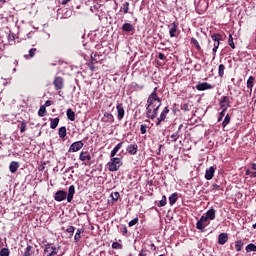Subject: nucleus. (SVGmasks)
<instances>
[{
  "instance_id": "nucleus-1",
  "label": "nucleus",
  "mask_w": 256,
  "mask_h": 256,
  "mask_svg": "<svg viewBox=\"0 0 256 256\" xmlns=\"http://www.w3.org/2000/svg\"><path fill=\"white\" fill-rule=\"evenodd\" d=\"M161 107V98L157 96V87L154 88L153 92L147 99L146 117L147 119H157L159 108Z\"/></svg>"
},
{
  "instance_id": "nucleus-2",
  "label": "nucleus",
  "mask_w": 256,
  "mask_h": 256,
  "mask_svg": "<svg viewBox=\"0 0 256 256\" xmlns=\"http://www.w3.org/2000/svg\"><path fill=\"white\" fill-rule=\"evenodd\" d=\"M121 165H123L121 158H111L107 163L108 170L112 172L119 171Z\"/></svg>"
},
{
  "instance_id": "nucleus-3",
  "label": "nucleus",
  "mask_w": 256,
  "mask_h": 256,
  "mask_svg": "<svg viewBox=\"0 0 256 256\" xmlns=\"http://www.w3.org/2000/svg\"><path fill=\"white\" fill-rule=\"evenodd\" d=\"M79 159L82 161V163H85V165H93V157L91 156V152L89 151H81Z\"/></svg>"
},
{
  "instance_id": "nucleus-4",
  "label": "nucleus",
  "mask_w": 256,
  "mask_h": 256,
  "mask_svg": "<svg viewBox=\"0 0 256 256\" xmlns=\"http://www.w3.org/2000/svg\"><path fill=\"white\" fill-rule=\"evenodd\" d=\"M223 36L221 34H213L212 35V41H214V46H213V49H212V53H213V59H215V57L217 56V49H219V45H220V41H221V38Z\"/></svg>"
},
{
  "instance_id": "nucleus-5",
  "label": "nucleus",
  "mask_w": 256,
  "mask_h": 256,
  "mask_svg": "<svg viewBox=\"0 0 256 256\" xmlns=\"http://www.w3.org/2000/svg\"><path fill=\"white\" fill-rule=\"evenodd\" d=\"M44 255H46V256L59 255V248H55V246H53V244H47L44 249Z\"/></svg>"
},
{
  "instance_id": "nucleus-6",
  "label": "nucleus",
  "mask_w": 256,
  "mask_h": 256,
  "mask_svg": "<svg viewBox=\"0 0 256 256\" xmlns=\"http://www.w3.org/2000/svg\"><path fill=\"white\" fill-rule=\"evenodd\" d=\"M207 225H209V220L205 218V215H203L196 223V229L199 231H205V227H207Z\"/></svg>"
},
{
  "instance_id": "nucleus-7",
  "label": "nucleus",
  "mask_w": 256,
  "mask_h": 256,
  "mask_svg": "<svg viewBox=\"0 0 256 256\" xmlns=\"http://www.w3.org/2000/svg\"><path fill=\"white\" fill-rule=\"evenodd\" d=\"M83 143L81 141H77L71 144L69 148V153H77V151H81L83 149Z\"/></svg>"
},
{
  "instance_id": "nucleus-8",
  "label": "nucleus",
  "mask_w": 256,
  "mask_h": 256,
  "mask_svg": "<svg viewBox=\"0 0 256 256\" xmlns=\"http://www.w3.org/2000/svg\"><path fill=\"white\" fill-rule=\"evenodd\" d=\"M215 171H217V167H215V166H211L208 169H206L205 179L207 181H211V179H213V177H215Z\"/></svg>"
},
{
  "instance_id": "nucleus-9",
  "label": "nucleus",
  "mask_w": 256,
  "mask_h": 256,
  "mask_svg": "<svg viewBox=\"0 0 256 256\" xmlns=\"http://www.w3.org/2000/svg\"><path fill=\"white\" fill-rule=\"evenodd\" d=\"M117 109V119L118 121H122L123 117H125V108H123V105L121 103H118L116 106Z\"/></svg>"
},
{
  "instance_id": "nucleus-10",
  "label": "nucleus",
  "mask_w": 256,
  "mask_h": 256,
  "mask_svg": "<svg viewBox=\"0 0 256 256\" xmlns=\"http://www.w3.org/2000/svg\"><path fill=\"white\" fill-rule=\"evenodd\" d=\"M169 113V108L165 107L163 111L161 112L160 116L157 118L156 125H161L162 121H165L167 119V114Z\"/></svg>"
},
{
  "instance_id": "nucleus-11",
  "label": "nucleus",
  "mask_w": 256,
  "mask_h": 256,
  "mask_svg": "<svg viewBox=\"0 0 256 256\" xmlns=\"http://www.w3.org/2000/svg\"><path fill=\"white\" fill-rule=\"evenodd\" d=\"M230 101H229V96H224L220 99V107L221 109H224V111H227V109H229L230 105H229Z\"/></svg>"
},
{
  "instance_id": "nucleus-12",
  "label": "nucleus",
  "mask_w": 256,
  "mask_h": 256,
  "mask_svg": "<svg viewBox=\"0 0 256 256\" xmlns=\"http://www.w3.org/2000/svg\"><path fill=\"white\" fill-rule=\"evenodd\" d=\"M139 150V146L137 144H129L126 148L127 153L129 155H137V151Z\"/></svg>"
},
{
  "instance_id": "nucleus-13",
  "label": "nucleus",
  "mask_w": 256,
  "mask_h": 256,
  "mask_svg": "<svg viewBox=\"0 0 256 256\" xmlns=\"http://www.w3.org/2000/svg\"><path fill=\"white\" fill-rule=\"evenodd\" d=\"M216 211L214 208L209 209L206 214L204 215V218L207 219L208 221H213L215 220V215H216Z\"/></svg>"
},
{
  "instance_id": "nucleus-14",
  "label": "nucleus",
  "mask_w": 256,
  "mask_h": 256,
  "mask_svg": "<svg viewBox=\"0 0 256 256\" xmlns=\"http://www.w3.org/2000/svg\"><path fill=\"white\" fill-rule=\"evenodd\" d=\"M102 121L104 123H114L115 117L113 116V114L105 112L104 116L102 117Z\"/></svg>"
},
{
  "instance_id": "nucleus-15",
  "label": "nucleus",
  "mask_w": 256,
  "mask_h": 256,
  "mask_svg": "<svg viewBox=\"0 0 256 256\" xmlns=\"http://www.w3.org/2000/svg\"><path fill=\"white\" fill-rule=\"evenodd\" d=\"M198 91H206V89H213V86L207 82L200 83L196 86Z\"/></svg>"
},
{
  "instance_id": "nucleus-16",
  "label": "nucleus",
  "mask_w": 256,
  "mask_h": 256,
  "mask_svg": "<svg viewBox=\"0 0 256 256\" xmlns=\"http://www.w3.org/2000/svg\"><path fill=\"white\" fill-rule=\"evenodd\" d=\"M227 241H229V236L227 235V233L219 234V236H218L219 245H225V243H227Z\"/></svg>"
},
{
  "instance_id": "nucleus-17",
  "label": "nucleus",
  "mask_w": 256,
  "mask_h": 256,
  "mask_svg": "<svg viewBox=\"0 0 256 256\" xmlns=\"http://www.w3.org/2000/svg\"><path fill=\"white\" fill-rule=\"evenodd\" d=\"M246 85H247V89L250 90V95H251V93H253V86L255 85V77L249 76Z\"/></svg>"
},
{
  "instance_id": "nucleus-18",
  "label": "nucleus",
  "mask_w": 256,
  "mask_h": 256,
  "mask_svg": "<svg viewBox=\"0 0 256 256\" xmlns=\"http://www.w3.org/2000/svg\"><path fill=\"white\" fill-rule=\"evenodd\" d=\"M121 147H123V142L118 143L116 147L111 151V154H110L111 159H117L115 155L119 153V150L121 149Z\"/></svg>"
},
{
  "instance_id": "nucleus-19",
  "label": "nucleus",
  "mask_w": 256,
  "mask_h": 256,
  "mask_svg": "<svg viewBox=\"0 0 256 256\" xmlns=\"http://www.w3.org/2000/svg\"><path fill=\"white\" fill-rule=\"evenodd\" d=\"M75 195V186L71 185L68 189L67 201L71 203L73 201V196Z\"/></svg>"
},
{
  "instance_id": "nucleus-20",
  "label": "nucleus",
  "mask_w": 256,
  "mask_h": 256,
  "mask_svg": "<svg viewBox=\"0 0 256 256\" xmlns=\"http://www.w3.org/2000/svg\"><path fill=\"white\" fill-rule=\"evenodd\" d=\"M122 30L125 31L126 33H131L135 31V27L131 23H124L122 25Z\"/></svg>"
},
{
  "instance_id": "nucleus-21",
  "label": "nucleus",
  "mask_w": 256,
  "mask_h": 256,
  "mask_svg": "<svg viewBox=\"0 0 256 256\" xmlns=\"http://www.w3.org/2000/svg\"><path fill=\"white\" fill-rule=\"evenodd\" d=\"M179 27V23L173 22L171 24V28L169 30V35L170 37H175L176 33H177V28Z\"/></svg>"
},
{
  "instance_id": "nucleus-22",
  "label": "nucleus",
  "mask_w": 256,
  "mask_h": 256,
  "mask_svg": "<svg viewBox=\"0 0 256 256\" xmlns=\"http://www.w3.org/2000/svg\"><path fill=\"white\" fill-rule=\"evenodd\" d=\"M10 173H17L19 169V162L12 161L9 165Z\"/></svg>"
},
{
  "instance_id": "nucleus-23",
  "label": "nucleus",
  "mask_w": 256,
  "mask_h": 256,
  "mask_svg": "<svg viewBox=\"0 0 256 256\" xmlns=\"http://www.w3.org/2000/svg\"><path fill=\"white\" fill-rule=\"evenodd\" d=\"M55 200L56 201H64L65 200V191L64 190H59L55 194Z\"/></svg>"
},
{
  "instance_id": "nucleus-24",
  "label": "nucleus",
  "mask_w": 256,
  "mask_h": 256,
  "mask_svg": "<svg viewBox=\"0 0 256 256\" xmlns=\"http://www.w3.org/2000/svg\"><path fill=\"white\" fill-rule=\"evenodd\" d=\"M54 85H55L56 89H63V78L57 77L54 80Z\"/></svg>"
},
{
  "instance_id": "nucleus-25",
  "label": "nucleus",
  "mask_w": 256,
  "mask_h": 256,
  "mask_svg": "<svg viewBox=\"0 0 256 256\" xmlns=\"http://www.w3.org/2000/svg\"><path fill=\"white\" fill-rule=\"evenodd\" d=\"M57 125H59V118H50V128L57 129Z\"/></svg>"
},
{
  "instance_id": "nucleus-26",
  "label": "nucleus",
  "mask_w": 256,
  "mask_h": 256,
  "mask_svg": "<svg viewBox=\"0 0 256 256\" xmlns=\"http://www.w3.org/2000/svg\"><path fill=\"white\" fill-rule=\"evenodd\" d=\"M246 253H256V245L253 243H250L246 246Z\"/></svg>"
},
{
  "instance_id": "nucleus-27",
  "label": "nucleus",
  "mask_w": 256,
  "mask_h": 256,
  "mask_svg": "<svg viewBox=\"0 0 256 256\" xmlns=\"http://www.w3.org/2000/svg\"><path fill=\"white\" fill-rule=\"evenodd\" d=\"M244 245H245V244L243 243V240H237V241L235 242L236 251H237L238 253H239L240 251H242Z\"/></svg>"
},
{
  "instance_id": "nucleus-28",
  "label": "nucleus",
  "mask_w": 256,
  "mask_h": 256,
  "mask_svg": "<svg viewBox=\"0 0 256 256\" xmlns=\"http://www.w3.org/2000/svg\"><path fill=\"white\" fill-rule=\"evenodd\" d=\"M178 195L177 192L169 196V204L173 206L174 203H177Z\"/></svg>"
},
{
  "instance_id": "nucleus-29",
  "label": "nucleus",
  "mask_w": 256,
  "mask_h": 256,
  "mask_svg": "<svg viewBox=\"0 0 256 256\" xmlns=\"http://www.w3.org/2000/svg\"><path fill=\"white\" fill-rule=\"evenodd\" d=\"M66 115L70 121H75V112L73 110L68 109Z\"/></svg>"
},
{
  "instance_id": "nucleus-30",
  "label": "nucleus",
  "mask_w": 256,
  "mask_h": 256,
  "mask_svg": "<svg viewBox=\"0 0 256 256\" xmlns=\"http://www.w3.org/2000/svg\"><path fill=\"white\" fill-rule=\"evenodd\" d=\"M75 233V227L70 226L66 229V234L68 235V239H71Z\"/></svg>"
},
{
  "instance_id": "nucleus-31",
  "label": "nucleus",
  "mask_w": 256,
  "mask_h": 256,
  "mask_svg": "<svg viewBox=\"0 0 256 256\" xmlns=\"http://www.w3.org/2000/svg\"><path fill=\"white\" fill-rule=\"evenodd\" d=\"M81 233H83L82 229H78L76 231L75 236H74L75 243H79V241H81Z\"/></svg>"
},
{
  "instance_id": "nucleus-32",
  "label": "nucleus",
  "mask_w": 256,
  "mask_h": 256,
  "mask_svg": "<svg viewBox=\"0 0 256 256\" xmlns=\"http://www.w3.org/2000/svg\"><path fill=\"white\" fill-rule=\"evenodd\" d=\"M191 44L195 46V49H197V51H202L201 45H199V41H197V39L191 38Z\"/></svg>"
},
{
  "instance_id": "nucleus-33",
  "label": "nucleus",
  "mask_w": 256,
  "mask_h": 256,
  "mask_svg": "<svg viewBox=\"0 0 256 256\" xmlns=\"http://www.w3.org/2000/svg\"><path fill=\"white\" fill-rule=\"evenodd\" d=\"M218 75H219V77L223 78V75H225V65H223V64L219 65Z\"/></svg>"
},
{
  "instance_id": "nucleus-34",
  "label": "nucleus",
  "mask_w": 256,
  "mask_h": 256,
  "mask_svg": "<svg viewBox=\"0 0 256 256\" xmlns=\"http://www.w3.org/2000/svg\"><path fill=\"white\" fill-rule=\"evenodd\" d=\"M45 113H47V108L45 106H40V109L38 110V116L45 117Z\"/></svg>"
},
{
  "instance_id": "nucleus-35",
  "label": "nucleus",
  "mask_w": 256,
  "mask_h": 256,
  "mask_svg": "<svg viewBox=\"0 0 256 256\" xmlns=\"http://www.w3.org/2000/svg\"><path fill=\"white\" fill-rule=\"evenodd\" d=\"M20 123V133H25V131H27V122L23 120Z\"/></svg>"
},
{
  "instance_id": "nucleus-36",
  "label": "nucleus",
  "mask_w": 256,
  "mask_h": 256,
  "mask_svg": "<svg viewBox=\"0 0 256 256\" xmlns=\"http://www.w3.org/2000/svg\"><path fill=\"white\" fill-rule=\"evenodd\" d=\"M165 205H167V196L163 195L158 203V207H165Z\"/></svg>"
},
{
  "instance_id": "nucleus-37",
  "label": "nucleus",
  "mask_w": 256,
  "mask_h": 256,
  "mask_svg": "<svg viewBox=\"0 0 256 256\" xmlns=\"http://www.w3.org/2000/svg\"><path fill=\"white\" fill-rule=\"evenodd\" d=\"M32 249H33V246L28 244L27 247L25 248L23 256H31Z\"/></svg>"
},
{
  "instance_id": "nucleus-38",
  "label": "nucleus",
  "mask_w": 256,
  "mask_h": 256,
  "mask_svg": "<svg viewBox=\"0 0 256 256\" xmlns=\"http://www.w3.org/2000/svg\"><path fill=\"white\" fill-rule=\"evenodd\" d=\"M228 45L231 47V49H235V42H233L232 34H229Z\"/></svg>"
},
{
  "instance_id": "nucleus-39",
  "label": "nucleus",
  "mask_w": 256,
  "mask_h": 256,
  "mask_svg": "<svg viewBox=\"0 0 256 256\" xmlns=\"http://www.w3.org/2000/svg\"><path fill=\"white\" fill-rule=\"evenodd\" d=\"M9 255H10L9 248H2L0 250V256H9Z\"/></svg>"
},
{
  "instance_id": "nucleus-40",
  "label": "nucleus",
  "mask_w": 256,
  "mask_h": 256,
  "mask_svg": "<svg viewBox=\"0 0 256 256\" xmlns=\"http://www.w3.org/2000/svg\"><path fill=\"white\" fill-rule=\"evenodd\" d=\"M231 122V116L227 114L222 122V126L225 127L228 123Z\"/></svg>"
},
{
  "instance_id": "nucleus-41",
  "label": "nucleus",
  "mask_w": 256,
  "mask_h": 256,
  "mask_svg": "<svg viewBox=\"0 0 256 256\" xmlns=\"http://www.w3.org/2000/svg\"><path fill=\"white\" fill-rule=\"evenodd\" d=\"M111 197L113 201H119V197H121V195L119 194V192H113L111 194Z\"/></svg>"
},
{
  "instance_id": "nucleus-42",
  "label": "nucleus",
  "mask_w": 256,
  "mask_h": 256,
  "mask_svg": "<svg viewBox=\"0 0 256 256\" xmlns=\"http://www.w3.org/2000/svg\"><path fill=\"white\" fill-rule=\"evenodd\" d=\"M140 133H141L142 135H145V133H147V124H142V125L140 126Z\"/></svg>"
},
{
  "instance_id": "nucleus-43",
  "label": "nucleus",
  "mask_w": 256,
  "mask_h": 256,
  "mask_svg": "<svg viewBox=\"0 0 256 256\" xmlns=\"http://www.w3.org/2000/svg\"><path fill=\"white\" fill-rule=\"evenodd\" d=\"M137 223H139V218H134L133 220H131L128 225L129 227H134V225H137Z\"/></svg>"
},
{
  "instance_id": "nucleus-44",
  "label": "nucleus",
  "mask_w": 256,
  "mask_h": 256,
  "mask_svg": "<svg viewBox=\"0 0 256 256\" xmlns=\"http://www.w3.org/2000/svg\"><path fill=\"white\" fill-rule=\"evenodd\" d=\"M112 249H123V245H121L119 242H113Z\"/></svg>"
},
{
  "instance_id": "nucleus-45",
  "label": "nucleus",
  "mask_w": 256,
  "mask_h": 256,
  "mask_svg": "<svg viewBox=\"0 0 256 256\" xmlns=\"http://www.w3.org/2000/svg\"><path fill=\"white\" fill-rule=\"evenodd\" d=\"M122 10L124 11V13H129V2H125L122 5Z\"/></svg>"
},
{
  "instance_id": "nucleus-46",
  "label": "nucleus",
  "mask_w": 256,
  "mask_h": 256,
  "mask_svg": "<svg viewBox=\"0 0 256 256\" xmlns=\"http://www.w3.org/2000/svg\"><path fill=\"white\" fill-rule=\"evenodd\" d=\"M226 112H227V110L222 109V111L220 112L219 117H218V123L223 121V116L225 115Z\"/></svg>"
},
{
  "instance_id": "nucleus-47",
  "label": "nucleus",
  "mask_w": 256,
  "mask_h": 256,
  "mask_svg": "<svg viewBox=\"0 0 256 256\" xmlns=\"http://www.w3.org/2000/svg\"><path fill=\"white\" fill-rule=\"evenodd\" d=\"M35 53H37V48H31L29 50V57L31 58L35 57Z\"/></svg>"
},
{
  "instance_id": "nucleus-48",
  "label": "nucleus",
  "mask_w": 256,
  "mask_h": 256,
  "mask_svg": "<svg viewBox=\"0 0 256 256\" xmlns=\"http://www.w3.org/2000/svg\"><path fill=\"white\" fill-rule=\"evenodd\" d=\"M59 136H60L62 139H64V137H65V126H63V127H61V128L59 129Z\"/></svg>"
},
{
  "instance_id": "nucleus-49",
  "label": "nucleus",
  "mask_w": 256,
  "mask_h": 256,
  "mask_svg": "<svg viewBox=\"0 0 256 256\" xmlns=\"http://www.w3.org/2000/svg\"><path fill=\"white\" fill-rule=\"evenodd\" d=\"M170 139L173 141V142H175V141H177V139H179V133H174V134H172L171 136H170Z\"/></svg>"
},
{
  "instance_id": "nucleus-50",
  "label": "nucleus",
  "mask_w": 256,
  "mask_h": 256,
  "mask_svg": "<svg viewBox=\"0 0 256 256\" xmlns=\"http://www.w3.org/2000/svg\"><path fill=\"white\" fill-rule=\"evenodd\" d=\"M132 87H133L134 89L141 90V89H143L144 86L133 82V83H132Z\"/></svg>"
},
{
  "instance_id": "nucleus-51",
  "label": "nucleus",
  "mask_w": 256,
  "mask_h": 256,
  "mask_svg": "<svg viewBox=\"0 0 256 256\" xmlns=\"http://www.w3.org/2000/svg\"><path fill=\"white\" fill-rule=\"evenodd\" d=\"M181 110L182 111H189V104H187V103L181 104Z\"/></svg>"
},
{
  "instance_id": "nucleus-52",
  "label": "nucleus",
  "mask_w": 256,
  "mask_h": 256,
  "mask_svg": "<svg viewBox=\"0 0 256 256\" xmlns=\"http://www.w3.org/2000/svg\"><path fill=\"white\" fill-rule=\"evenodd\" d=\"M42 107H45L46 109L47 107H51V101L50 100L46 101L45 104L42 105Z\"/></svg>"
},
{
  "instance_id": "nucleus-53",
  "label": "nucleus",
  "mask_w": 256,
  "mask_h": 256,
  "mask_svg": "<svg viewBox=\"0 0 256 256\" xmlns=\"http://www.w3.org/2000/svg\"><path fill=\"white\" fill-rule=\"evenodd\" d=\"M158 58H159L161 61H165V54L159 53V54H158Z\"/></svg>"
},
{
  "instance_id": "nucleus-54",
  "label": "nucleus",
  "mask_w": 256,
  "mask_h": 256,
  "mask_svg": "<svg viewBox=\"0 0 256 256\" xmlns=\"http://www.w3.org/2000/svg\"><path fill=\"white\" fill-rule=\"evenodd\" d=\"M219 187L220 186L218 184H212V191H217Z\"/></svg>"
},
{
  "instance_id": "nucleus-55",
  "label": "nucleus",
  "mask_w": 256,
  "mask_h": 256,
  "mask_svg": "<svg viewBox=\"0 0 256 256\" xmlns=\"http://www.w3.org/2000/svg\"><path fill=\"white\" fill-rule=\"evenodd\" d=\"M61 13H63V10H62V9H59V10H58V17H60V19H63V16H61Z\"/></svg>"
},
{
  "instance_id": "nucleus-56",
  "label": "nucleus",
  "mask_w": 256,
  "mask_h": 256,
  "mask_svg": "<svg viewBox=\"0 0 256 256\" xmlns=\"http://www.w3.org/2000/svg\"><path fill=\"white\" fill-rule=\"evenodd\" d=\"M251 169H252L253 171H256V163H252V164H251Z\"/></svg>"
},
{
  "instance_id": "nucleus-57",
  "label": "nucleus",
  "mask_w": 256,
  "mask_h": 256,
  "mask_svg": "<svg viewBox=\"0 0 256 256\" xmlns=\"http://www.w3.org/2000/svg\"><path fill=\"white\" fill-rule=\"evenodd\" d=\"M138 256H147V254L145 252H143V250L139 253Z\"/></svg>"
},
{
  "instance_id": "nucleus-58",
  "label": "nucleus",
  "mask_w": 256,
  "mask_h": 256,
  "mask_svg": "<svg viewBox=\"0 0 256 256\" xmlns=\"http://www.w3.org/2000/svg\"><path fill=\"white\" fill-rule=\"evenodd\" d=\"M251 170H246V175H250V177H251Z\"/></svg>"
},
{
  "instance_id": "nucleus-59",
  "label": "nucleus",
  "mask_w": 256,
  "mask_h": 256,
  "mask_svg": "<svg viewBox=\"0 0 256 256\" xmlns=\"http://www.w3.org/2000/svg\"><path fill=\"white\" fill-rule=\"evenodd\" d=\"M250 177H256V171L252 172Z\"/></svg>"
},
{
  "instance_id": "nucleus-60",
  "label": "nucleus",
  "mask_w": 256,
  "mask_h": 256,
  "mask_svg": "<svg viewBox=\"0 0 256 256\" xmlns=\"http://www.w3.org/2000/svg\"><path fill=\"white\" fill-rule=\"evenodd\" d=\"M123 233H124V234L127 233V227H125V226H124V231H123Z\"/></svg>"
},
{
  "instance_id": "nucleus-61",
  "label": "nucleus",
  "mask_w": 256,
  "mask_h": 256,
  "mask_svg": "<svg viewBox=\"0 0 256 256\" xmlns=\"http://www.w3.org/2000/svg\"><path fill=\"white\" fill-rule=\"evenodd\" d=\"M7 0H0V3H5Z\"/></svg>"
},
{
  "instance_id": "nucleus-62",
  "label": "nucleus",
  "mask_w": 256,
  "mask_h": 256,
  "mask_svg": "<svg viewBox=\"0 0 256 256\" xmlns=\"http://www.w3.org/2000/svg\"><path fill=\"white\" fill-rule=\"evenodd\" d=\"M62 5H65V0H61Z\"/></svg>"
},
{
  "instance_id": "nucleus-63",
  "label": "nucleus",
  "mask_w": 256,
  "mask_h": 256,
  "mask_svg": "<svg viewBox=\"0 0 256 256\" xmlns=\"http://www.w3.org/2000/svg\"><path fill=\"white\" fill-rule=\"evenodd\" d=\"M44 167L40 168L39 171H43Z\"/></svg>"
},
{
  "instance_id": "nucleus-64",
  "label": "nucleus",
  "mask_w": 256,
  "mask_h": 256,
  "mask_svg": "<svg viewBox=\"0 0 256 256\" xmlns=\"http://www.w3.org/2000/svg\"><path fill=\"white\" fill-rule=\"evenodd\" d=\"M70 0H65V3H69Z\"/></svg>"
}]
</instances>
